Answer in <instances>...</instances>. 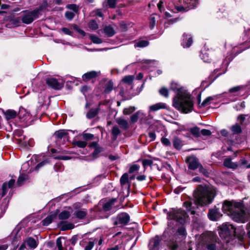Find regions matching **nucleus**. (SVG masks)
<instances>
[{
  "label": "nucleus",
  "mask_w": 250,
  "mask_h": 250,
  "mask_svg": "<svg viewBox=\"0 0 250 250\" xmlns=\"http://www.w3.org/2000/svg\"><path fill=\"white\" fill-rule=\"evenodd\" d=\"M170 88L175 93L173 100V106L184 113L191 112L193 109V101L187 90L175 82L171 83Z\"/></svg>",
  "instance_id": "obj_1"
},
{
  "label": "nucleus",
  "mask_w": 250,
  "mask_h": 250,
  "mask_svg": "<svg viewBox=\"0 0 250 250\" xmlns=\"http://www.w3.org/2000/svg\"><path fill=\"white\" fill-rule=\"evenodd\" d=\"M194 196L196 204L203 206L210 204L214 195L213 191L207 187L200 186L195 191Z\"/></svg>",
  "instance_id": "obj_2"
},
{
  "label": "nucleus",
  "mask_w": 250,
  "mask_h": 250,
  "mask_svg": "<svg viewBox=\"0 0 250 250\" xmlns=\"http://www.w3.org/2000/svg\"><path fill=\"white\" fill-rule=\"evenodd\" d=\"M198 243L205 246L207 250H225L222 243L217 241L214 237L207 234H203L198 240Z\"/></svg>",
  "instance_id": "obj_3"
},
{
  "label": "nucleus",
  "mask_w": 250,
  "mask_h": 250,
  "mask_svg": "<svg viewBox=\"0 0 250 250\" xmlns=\"http://www.w3.org/2000/svg\"><path fill=\"white\" fill-rule=\"evenodd\" d=\"M188 218L187 213L181 209H172L167 215V219L174 220L183 224H184Z\"/></svg>",
  "instance_id": "obj_4"
},
{
  "label": "nucleus",
  "mask_w": 250,
  "mask_h": 250,
  "mask_svg": "<svg viewBox=\"0 0 250 250\" xmlns=\"http://www.w3.org/2000/svg\"><path fill=\"white\" fill-rule=\"evenodd\" d=\"M179 2L180 5H175V9L177 12H183L195 7L198 0H179Z\"/></svg>",
  "instance_id": "obj_5"
},
{
  "label": "nucleus",
  "mask_w": 250,
  "mask_h": 250,
  "mask_svg": "<svg viewBox=\"0 0 250 250\" xmlns=\"http://www.w3.org/2000/svg\"><path fill=\"white\" fill-rule=\"evenodd\" d=\"M39 12V9L25 12L22 18V22L26 24L31 23L34 20L38 18Z\"/></svg>",
  "instance_id": "obj_6"
},
{
  "label": "nucleus",
  "mask_w": 250,
  "mask_h": 250,
  "mask_svg": "<svg viewBox=\"0 0 250 250\" xmlns=\"http://www.w3.org/2000/svg\"><path fill=\"white\" fill-rule=\"evenodd\" d=\"M72 131L70 130L62 129L56 131L54 133V136L57 138V142L58 143H61V141L63 139V142L62 144H64V142L69 141V137L68 136V132Z\"/></svg>",
  "instance_id": "obj_7"
},
{
  "label": "nucleus",
  "mask_w": 250,
  "mask_h": 250,
  "mask_svg": "<svg viewBox=\"0 0 250 250\" xmlns=\"http://www.w3.org/2000/svg\"><path fill=\"white\" fill-rule=\"evenodd\" d=\"M114 225H125L128 223L129 216L126 213L119 214L116 218H112Z\"/></svg>",
  "instance_id": "obj_8"
},
{
  "label": "nucleus",
  "mask_w": 250,
  "mask_h": 250,
  "mask_svg": "<svg viewBox=\"0 0 250 250\" xmlns=\"http://www.w3.org/2000/svg\"><path fill=\"white\" fill-rule=\"evenodd\" d=\"M38 245V242L32 237L27 238L26 241L21 246L19 250H24L27 246L29 249H35Z\"/></svg>",
  "instance_id": "obj_9"
},
{
  "label": "nucleus",
  "mask_w": 250,
  "mask_h": 250,
  "mask_svg": "<svg viewBox=\"0 0 250 250\" xmlns=\"http://www.w3.org/2000/svg\"><path fill=\"white\" fill-rule=\"evenodd\" d=\"M221 231L225 233L227 236L235 235L236 229L233 225L229 223L222 225L221 227Z\"/></svg>",
  "instance_id": "obj_10"
},
{
  "label": "nucleus",
  "mask_w": 250,
  "mask_h": 250,
  "mask_svg": "<svg viewBox=\"0 0 250 250\" xmlns=\"http://www.w3.org/2000/svg\"><path fill=\"white\" fill-rule=\"evenodd\" d=\"M46 83L54 89H60L63 87V83H60L54 78H49L46 80Z\"/></svg>",
  "instance_id": "obj_11"
},
{
  "label": "nucleus",
  "mask_w": 250,
  "mask_h": 250,
  "mask_svg": "<svg viewBox=\"0 0 250 250\" xmlns=\"http://www.w3.org/2000/svg\"><path fill=\"white\" fill-rule=\"evenodd\" d=\"M161 238L158 236H155L150 240L148 248L149 250H159Z\"/></svg>",
  "instance_id": "obj_12"
},
{
  "label": "nucleus",
  "mask_w": 250,
  "mask_h": 250,
  "mask_svg": "<svg viewBox=\"0 0 250 250\" xmlns=\"http://www.w3.org/2000/svg\"><path fill=\"white\" fill-rule=\"evenodd\" d=\"M222 215L219 209L216 208L210 209L208 213V217L212 221L217 220Z\"/></svg>",
  "instance_id": "obj_13"
},
{
  "label": "nucleus",
  "mask_w": 250,
  "mask_h": 250,
  "mask_svg": "<svg viewBox=\"0 0 250 250\" xmlns=\"http://www.w3.org/2000/svg\"><path fill=\"white\" fill-rule=\"evenodd\" d=\"M186 161L188 164V168L190 169H196L200 165L198 159L194 156H190L187 158Z\"/></svg>",
  "instance_id": "obj_14"
},
{
  "label": "nucleus",
  "mask_w": 250,
  "mask_h": 250,
  "mask_svg": "<svg viewBox=\"0 0 250 250\" xmlns=\"http://www.w3.org/2000/svg\"><path fill=\"white\" fill-rule=\"evenodd\" d=\"M110 250H125V245L121 238H119L112 244Z\"/></svg>",
  "instance_id": "obj_15"
},
{
  "label": "nucleus",
  "mask_w": 250,
  "mask_h": 250,
  "mask_svg": "<svg viewBox=\"0 0 250 250\" xmlns=\"http://www.w3.org/2000/svg\"><path fill=\"white\" fill-rule=\"evenodd\" d=\"M192 43V39L190 35L183 34V39L181 43L182 45L184 47H189Z\"/></svg>",
  "instance_id": "obj_16"
},
{
  "label": "nucleus",
  "mask_w": 250,
  "mask_h": 250,
  "mask_svg": "<svg viewBox=\"0 0 250 250\" xmlns=\"http://www.w3.org/2000/svg\"><path fill=\"white\" fill-rule=\"evenodd\" d=\"M14 183L15 180L11 179L9 181L8 183H4L2 185V192L1 194V197L4 196L6 194L8 188H11L12 187H13V185H14Z\"/></svg>",
  "instance_id": "obj_17"
},
{
  "label": "nucleus",
  "mask_w": 250,
  "mask_h": 250,
  "mask_svg": "<svg viewBox=\"0 0 250 250\" xmlns=\"http://www.w3.org/2000/svg\"><path fill=\"white\" fill-rule=\"evenodd\" d=\"M87 214V211L85 209L77 210L74 213L75 216L79 219H84Z\"/></svg>",
  "instance_id": "obj_18"
},
{
  "label": "nucleus",
  "mask_w": 250,
  "mask_h": 250,
  "mask_svg": "<svg viewBox=\"0 0 250 250\" xmlns=\"http://www.w3.org/2000/svg\"><path fill=\"white\" fill-rule=\"evenodd\" d=\"M98 73L94 71H90L83 74L82 78L84 81H88L98 76Z\"/></svg>",
  "instance_id": "obj_19"
},
{
  "label": "nucleus",
  "mask_w": 250,
  "mask_h": 250,
  "mask_svg": "<svg viewBox=\"0 0 250 250\" xmlns=\"http://www.w3.org/2000/svg\"><path fill=\"white\" fill-rule=\"evenodd\" d=\"M167 108V105L164 103H158L154 104L149 107L150 111H156L161 109H165Z\"/></svg>",
  "instance_id": "obj_20"
},
{
  "label": "nucleus",
  "mask_w": 250,
  "mask_h": 250,
  "mask_svg": "<svg viewBox=\"0 0 250 250\" xmlns=\"http://www.w3.org/2000/svg\"><path fill=\"white\" fill-rule=\"evenodd\" d=\"M5 117L7 120L15 118L18 115L17 112L14 110L9 109L4 112Z\"/></svg>",
  "instance_id": "obj_21"
},
{
  "label": "nucleus",
  "mask_w": 250,
  "mask_h": 250,
  "mask_svg": "<svg viewBox=\"0 0 250 250\" xmlns=\"http://www.w3.org/2000/svg\"><path fill=\"white\" fill-rule=\"evenodd\" d=\"M116 122L120 125V126L123 129H126L128 127L127 121L123 118H117L116 119Z\"/></svg>",
  "instance_id": "obj_22"
},
{
  "label": "nucleus",
  "mask_w": 250,
  "mask_h": 250,
  "mask_svg": "<svg viewBox=\"0 0 250 250\" xmlns=\"http://www.w3.org/2000/svg\"><path fill=\"white\" fill-rule=\"evenodd\" d=\"M90 146L91 147H93L95 149L94 151L92 153V155L94 158H96L97 157L98 154L102 151L101 148L99 147L98 146V144L96 142H93L90 145Z\"/></svg>",
  "instance_id": "obj_23"
},
{
  "label": "nucleus",
  "mask_w": 250,
  "mask_h": 250,
  "mask_svg": "<svg viewBox=\"0 0 250 250\" xmlns=\"http://www.w3.org/2000/svg\"><path fill=\"white\" fill-rule=\"evenodd\" d=\"M72 213L71 210H63L58 215L59 219L63 220L68 219Z\"/></svg>",
  "instance_id": "obj_24"
},
{
  "label": "nucleus",
  "mask_w": 250,
  "mask_h": 250,
  "mask_svg": "<svg viewBox=\"0 0 250 250\" xmlns=\"http://www.w3.org/2000/svg\"><path fill=\"white\" fill-rule=\"evenodd\" d=\"M173 144L174 147L177 149H180L183 145L182 141L177 137L174 138Z\"/></svg>",
  "instance_id": "obj_25"
},
{
  "label": "nucleus",
  "mask_w": 250,
  "mask_h": 250,
  "mask_svg": "<svg viewBox=\"0 0 250 250\" xmlns=\"http://www.w3.org/2000/svg\"><path fill=\"white\" fill-rule=\"evenodd\" d=\"M224 165L228 168H236L237 167V165L235 163H233L231 162V160L230 159H226L224 162Z\"/></svg>",
  "instance_id": "obj_26"
},
{
  "label": "nucleus",
  "mask_w": 250,
  "mask_h": 250,
  "mask_svg": "<svg viewBox=\"0 0 250 250\" xmlns=\"http://www.w3.org/2000/svg\"><path fill=\"white\" fill-rule=\"evenodd\" d=\"M149 44V42L147 41L140 40L136 42L134 46L135 47H145L147 46Z\"/></svg>",
  "instance_id": "obj_27"
},
{
  "label": "nucleus",
  "mask_w": 250,
  "mask_h": 250,
  "mask_svg": "<svg viewBox=\"0 0 250 250\" xmlns=\"http://www.w3.org/2000/svg\"><path fill=\"white\" fill-rule=\"evenodd\" d=\"M99 207H102L104 211H107L109 209V201L105 202L104 200H101L99 203Z\"/></svg>",
  "instance_id": "obj_28"
},
{
  "label": "nucleus",
  "mask_w": 250,
  "mask_h": 250,
  "mask_svg": "<svg viewBox=\"0 0 250 250\" xmlns=\"http://www.w3.org/2000/svg\"><path fill=\"white\" fill-rule=\"evenodd\" d=\"M120 183L123 187L128 184V175L127 173L124 174L120 179Z\"/></svg>",
  "instance_id": "obj_29"
},
{
  "label": "nucleus",
  "mask_w": 250,
  "mask_h": 250,
  "mask_svg": "<svg viewBox=\"0 0 250 250\" xmlns=\"http://www.w3.org/2000/svg\"><path fill=\"white\" fill-rule=\"evenodd\" d=\"M190 132L195 137H198L200 136V131L199 128L197 127H194L190 129Z\"/></svg>",
  "instance_id": "obj_30"
},
{
  "label": "nucleus",
  "mask_w": 250,
  "mask_h": 250,
  "mask_svg": "<svg viewBox=\"0 0 250 250\" xmlns=\"http://www.w3.org/2000/svg\"><path fill=\"white\" fill-rule=\"evenodd\" d=\"M28 179V177L25 174H21L17 181V184L20 186L23 184L24 181Z\"/></svg>",
  "instance_id": "obj_31"
},
{
  "label": "nucleus",
  "mask_w": 250,
  "mask_h": 250,
  "mask_svg": "<svg viewBox=\"0 0 250 250\" xmlns=\"http://www.w3.org/2000/svg\"><path fill=\"white\" fill-rule=\"evenodd\" d=\"M134 76L128 75L125 76L122 80L123 82L125 83L130 84L134 80Z\"/></svg>",
  "instance_id": "obj_32"
},
{
  "label": "nucleus",
  "mask_w": 250,
  "mask_h": 250,
  "mask_svg": "<svg viewBox=\"0 0 250 250\" xmlns=\"http://www.w3.org/2000/svg\"><path fill=\"white\" fill-rule=\"evenodd\" d=\"M201 59L205 62H210V59L209 58L208 54L204 50L201 51V54L200 55Z\"/></svg>",
  "instance_id": "obj_33"
},
{
  "label": "nucleus",
  "mask_w": 250,
  "mask_h": 250,
  "mask_svg": "<svg viewBox=\"0 0 250 250\" xmlns=\"http://www.w3.org/2000/svg\"><path fill=\"white\" fill-rule=\"evenodd\" d=\"M98 113L97 109H91L86 114V117L89 119L94 118Z\"/></svg>",
  "instance_id": "obj_34"
},
{
  "label": "nucleus",
  "mask_w": 250,
  "mask_h": 250,
  "mask_svg": "<svg viewBox=\"0 0 250 250\" xmlns=\"http://www.w3.org/2000/svg\"><path fill=\"white\" fill-rule=\"evenodd\" d=\"M73 144L81 148H84L87 145V143L83 141H77L73 142Z\"/></svg>",
  "instance_id": "obj_35"
},
{
  "label": "nucleus",
  "mask_w": 250,
  "mask_h": 250,
  "mask_svg": "<svg viewBox=\"0 0 250 250\" xmlns=\"http://www.w3.org/2000/svg\"><path fill=\"white\" fill-rule=\"evenodd\" d=\"M74 225L71 223H62V229L66 230L71 229L74 228Z\"/></svg>",
  "instance_id": "obj_36"
},
{
  "label": "nucleus",
  "mask_w": 250,
  "mask_h": 250,
  "mask_svg": "<svg viewBox=\"0 0 250 250\" xmlns=\"http://www.w3.org/2000/svg\"><path fill=\"white\" fill-rule=\"evenodd\" d=\"M28 114V113L26 111V110L24 108L22 107L20 108L18 115L20 118H23L25 117Z\"/></svg>",
  "instance_id": "obj_37"
},
{
  "label": "nucleus",
  "mask_w": 250,
  "mask_h": 250,
  "mask_svg": "<svg viewBox=\"0 0 250 250\" xmlns=\"http://www.w3.org/2000/svg\"><path fill=\"white\" fill-rule=\"evenodd\" d=\"M139 168V165L137 164H134L130 167L128 172L129 173H132L138 171Z\"/></svg>",
  "instance_id": "obj_38"
},
{
  "label": "nucleus",
  "mask_w": 250,
  "mask_h": 250,
  "mask_svg": "<svg viewBox=\"0 0 250 250\" xmlns=\"http://www.w3.org/2000/svg\"><path fill=\"white\" fill-rule=\"evenodd\" d=\"M53 219V216H48L42 221V224L44 226H48L52 222Z\"/></svg>",
  "instance_id": "obj_39"
},
{
  "label": "nucleus",
  "mask_w": 250,
  "mask_h": 250,
  "mask_svg": "<svg viewBox=\"0 0 250 250\" xmlns=\"http://www.w3.org/2000/svg\"><path fill=\"white\" fill-rule=\"evenodd\" d=\"M112 133L113 136V139L116 140L117 136L120 133V130L118 127L114 126L112 128Z\"/></svg>",
  "instance_id": "obj_40"
},
{
  "label": "nucleus",
  "mask_w": 250,
  "mask_h": 250,
  "mask_svg": "<svg viewBox=\"0 0 250 250\" xmlns=\"http://www.w3.org/2000/svg\"><path fill=\"white\" fill-rule=\"evenodd\" d=\"M135 110L134 106H129L124 109L123 112L125 115H129Z\"/></svg>",
  "instance_id": "obj_41"
},
{
  "label": "nucleus",
  "mask_w": 250,
  "mask_h": 250,
  "mask_svg": "<svg viewBox=\"0 0 250 250\" xmlns=\"http://www.w3.org/2000/svg\"><path fill=\"white\" fill-rule=\"evenodd\" d=\"M159 93L162 96L166 98H167L168 97V90L166 87H162L159 90Z\"/></svg>",
  "instance_id": "obj_42"
},
{
  "label": "nucleus",
  "mask_w": 250,
  "mask_h": 250,
  "mask_svg": "<svg viewBox=\"0 0 250 250\" xmlns=\"http://www.w3.org/2000/svg\"><path fill=\"white\" fill-rule=\"evenodd\" d=\"M152 163L153 161L150 159H145L142 161V164L145 168L147 166H151Z\"/></svg>",
  "instance_id": "obj_43"
},
{
  "label": "nucleus",
  "mask_w": 250,
  "mask_h": 250,
  "mask_svg": "<svg viewBox=\"0 0 250 250\" xmlns=\"http://www.w3.org/2000/svg\"><path fill=\"white\" fill-rule=\"evenodd\" d=\"M140 113H141L140 111H138L135 114L132 115L130 117V121L132 123H136L138 121V116Z\"/></svg>",
  "instance_id": "obj_44"
},
{
  "label": "nucleus",
  "mask_w": 250,
  "mask_h": 250,
  "mask_svg": "<svg viewBox=\"0 0 250 250\" xmlns=\"http://www.w3.org/2000/svg\"><path fill=\"white\" fill-rule=\"evenodd\" d=\"M89 27L92 30H95L98 28V25L96 21L93 20L89 22Z\"/></svg>",
  "instance_id": "obj_45"
},
{
  "label": "nucleus",
  "mask_w": 250,
  "mask_h": 250,
  "mask_svg": "<svg viewBox=\"0 0 250 250\" xmlns=\"http://www.w3.org/2000/svg\"><path fill=\"white\" fill-rule=\"evenodd\" d=\"M149 21V27L150 29H152L154 27L155 25L156 21L155 17L151 15L150 17Z\"/></svg>",
  "instance_id": "obj_46"
},
{
  "label": "nucleus",
  "mask_w": 250,
  "mask_h": 250,
  "mask_svg": "<svg viewBox=\"0 0 250 250\" xmlns=\"http://www.w3.org/2000/svg\"><path fill=\"white\" fill-rule=\"evenodd\" d=\"M231 130L235 133H238L241 131L240 126L237 124L232 126L231 127Z\"/></svg>",
  "instance_id": "obj_47"
},
{
  "label": "nucleus",
  "mask_w": 250,
  "mask_h": 250,
  "mask_svg": "<svg viewBox=\"0 0 250 250\" xmlns=\"http://www.w3.org/2000/svg\"><path fill=\"white\" fill-rule=\"evenodd\" d=\"M245 107V102H242L236 104L234 107L236 109V110H241L244 109Z\"/></svg>",
  "instance_id": "obj_48"
},
{
  "label": "nucleus",
  "mask_w": 250,
  "mask_h": 250,
  "mask_svg": "<svg viewBox=\"0 0 250 250\" xmlns=\"http://www.w3.org/2000/svg\"><path fill=\"white\" fill-rule=\"evenodd\" d=\"M90 39L91 41L95 43H100L102 42L101 40L96 36L91 35L90 36Z\"/></svg>",
  "instance_id": "obj_49"
},
{
  "label": "nucleus",
  "mask_w": 250,
  "mask_h": 250,
  "mask_svg": "<svg viewBox=\"0 0 250 250\" xmlns=\"http://www.w3.org/2000/svg\"><path fill=\"white\" fill-rule=\"evenodd\" d=\"M213 100V98L212 97H207L204 101L202 102L201 104L202 106H205L208 105L209 104V102Z\"/></svg>",
  "instance_id": "obj_50"
},
{
  "label": "nucleus",
  "mask_w": 250,
  "mask_h": 250,
  "mask_svg": "<svg viewBox=\"0 0 250 250\" xmlns=\"http://www.w3.org/2000/svg\"><path fill=\"white\" fill-rule=\"evenodd\" d=\"M55 158L56 159L67 160L71 159V157L67 155H59L56 156Z\"/></svg>",
  "instance_id": "obj_51"
},
{
  "label": "nucleus",
  "mask_w": 250,
  "mask_h": 250,
  "mask_svg": "<svg viewBox=\"0 0 250 250\" xmlns=\"http://www.w3.org/2000/svg\"><path fill=\"white\" fill-rule=\"evenodd\" d=\"M74 13L70 11H67L65 14V17L69 20H72L74 18Z\"/></svg>",
  "instance_id": "obj_52"
},
{
  "label": "nucleus",
  "mask_w": 250,
  "mask_h": 250,
  "mask_svg": "<svg viewBox=\"0 0 250 250\" xmlns=\"http://www.w3.org/2000/svg\"><path fill=\"white\" fill-rule=\"evenodd\" d=\"M56 245L58 248V250H63L62 243L61 239L60 238H58L57 239Z\"/></svg>",
  "instance_id": "obj_53"
},
{
  "label": "nucleus",
  "mask_w": 250,
  "mask_h": 250,
  "mask_svg": "<svg viewBox=\"0 0 250 250\" xmlns=\"http://www.w3.org/2000/svg\"><path fill=\"white\" fill-rule=\"evenodd\" d=\"M198 167L199 168V171L200 172L203 173L205 176H208V171L205 168H204L202 165L200 164Z\"/></svg>",
  "instance_id": "obj_54"
},
{
  "label": "nucleus",
  "mask_w": 250,
  "mask_h": 250,
  "mask_svg": "<svg viewBox=\"0 0 250 250\" xmlns=\"http://www.w3.org/2000/svg\"><path fill=\"white\" fill-rule=\"evenodd\" d=\"M161 142L162 143L166 146H170L171 145V143L169 141V140L166 138H162L161 139Z\"/></svg>",
  "instance_id": "obj_55"
},
{
  "label": "nucleus",
  "mask_w": 250,
  "mask_h": 250,
  "mask_svg": "<svg viewBox=\"0 0 250 250\" xmlns=\"http://www.w3.org/2000/svg\"><path fill=\"white\" fill-rule=\"evenodd\" d=\"M191 205H192V204H191L190 201H186L184 203V207H186V208H187V210H188V211H189V210H191Z\"/></svg>",
  "instance_id": "obj_56"
},
{
  "label": "nucleus",
  "mask_w": 250,
  "mask_h": 250,
  "mask_svg": "<svg viewBox=\"0 0 250 250\" xmlns=\"http://www.w3.org/2000/svg\"><path fill=\"white\" fill-rule=\"evenodd\" d=\"M83 137L86 140H92L94 137V135L90 133H84L83 134Z\"/></svg>",
  "instance_id": "obj_57"
},
{
  "label": "nucleus",
  "mask_w": 250,
  "mask_h": 250,
  "mask_svg": "<svg viewBox=\"0 0 250 250\" xmlns=\"http://www.w3.org/2000/svg\"><path fill=\"white\" fill-rule=\"evenodd\" d=\"M200 133L204 136H209L211 134V131L210 130L205 129L201 130Z\"/></svg>",
  "instance_id": "obj_58"
},
{
  "label": "nucleus",
  "mask_w": 250,
  "mask_h": 250,
  "mask_svg": "<svg viewBox=\"0 0 250 250\" xmlns=\"http://www.w3.org/2000/svg\"><path fill=\"white\" fill-rule=\"evenodd\" d=\"M94 244L93 242H89L85 248V250H91L94 247Z\"/></svg>",
  "instance_id": "obj_59"
},
{
  "label": "nucleus",
  "mask_w": 250,
  "mask_h": 250,
  "mask_svg": "<svg viewBox=\"0 0 250 250\" xmlns=\"http://www.w3.org/2000/svg\"><path fill=\"white\" fill-rule=\"evenodd\" d=\"M163 2L162 1H160L157 4L158 8L160 12H162L164 10V8L163 5Z\"/></svg>",
  "instance_id": "obj_60"
},
{
  "label": "nucleus",
  "mask_w": 250,
  "mask_h": 250,
  "mask_svg": "<svg viewBox=\"0 0 250 250\" xmlns=\"http://www.w3.org/2000/svg\"><path fill=\"white\" fill-rule=\"evenodd\" d=\"M119 0H110V8H115Z\"/></svg>",
  "instance_id": "obj_61"
},
{
  "label": "nucleus",
  "mask_w": 250,
  "mask_h": 250,
  "mask_svg": "<svg viewBox=\"0 0 250 250\" xmlns=\"http://www.w3.org/2000/svg\"><path fill=\"white\" fill-rule=\"evenodd\" d=\"M62 30L65 34L71 35V31L67 28H62Z\"/></svg>",
  "instance_id": "obj_62"
},
{
  "label": "nucleus",
  "mask_w": 250,
  "mask_h": 250,
  "mask_svg": "<svg viewBox=\"0 0 250 250\" xmlns=\"http://www.w3.org/2000/svg\"><path fill=\"white\" fill-rule=\"evenodd\" d=\"M241 87L239 86H235L233 88H231L229 89L230 92H235L238 91L240 90Z\"/></svg>",
  "instance_id": "obj_63"
},
{
  "label": "nucleus",
  "mask_w": 250,
  "mask_h": 250,
  "mask_svg": "<svg viewBox=\"0 0 250 250\" xmlns=\"http://www.w3.org/2000/svg\"><path fill=\"white\" fill-rule=\"evenodd\" d=\"M148 136L150 139V141H153L155 139V134L154 132H151L148 133Z\"/></svg>",
  "instance_id": "obj_64"
}]
</instances>
